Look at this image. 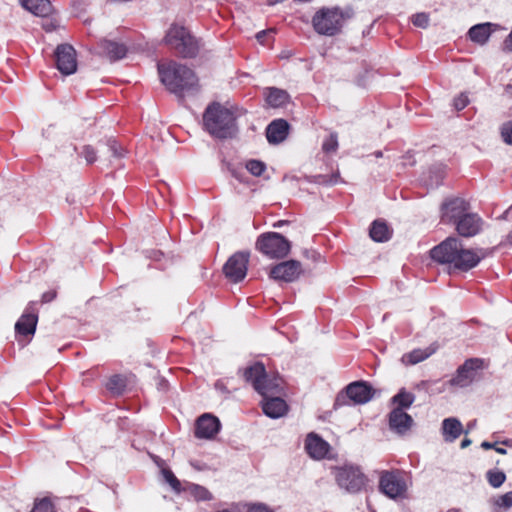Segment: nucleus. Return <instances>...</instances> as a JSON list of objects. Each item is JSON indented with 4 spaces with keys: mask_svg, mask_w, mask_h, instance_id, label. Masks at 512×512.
<instances>
[{
    "mask_svg": "<svg viewBox=\"0 0 512 512\" xmlns=\"http://www.w3.org/2000/svg\"><path fill=\"white\" fill-rule=\"evenodd\" d=\"M335 478L338 485L349 492L361 490L366 483L364 474L357 467L353 466L336 468Z\"/></svg>",
    "mask_w": 512,
    "mask_h": 512,
    "instance_id": "obj_8",
    "label": "nucleus"
},
{
    "mask_svg": "<svg viewBox=\"0 0 512 512\" xmlns=\"http://www.w3.org/2000/svg\"><path fill=\"white\" fill-rule=\"evenodd\" d=\"M159 74L162 83L173 93L183 95L186 91L197 85V77L194 72L182 65L171 62L168 65L159 66Z\"/></svg>",
    "mask_w": 512,
    "mask_h": 512,
    "instance_id": "obj_4",
    "label": "nucleus"
},
{
    "mask_svg": "<svg viewBox=\"0 0 512 512\" xmlns=\"http://www.w3.org/2000/svg\"><path fill=\"white\" fill-rule=\"evenodd\" d=\"M255 247L271 259H281L290 253L291 243L280 233L267 232L257 238Z\"/></svg>",
    "mask_w": 512,
    "mask_h": 512,
    "instance_id": "obj_6",
    "label": "nucleus"
},
{
    "mask_svg": "<svg viewBox=\"0 0 512 512\" xmlns=\"http://www.w3.org/2000/svg\"><path fill=\"white\" fill-rule=\"evenodd\" d=\"M443 436L446 441L453 442L462 433V424L456 418H447L442 425Z\"/></svg>",
    "mask_w": 512,
    "mask_h": 512,
    "instance_id": "obj_23",
    "label": "nucleus"
},
{
    "mask_svg": "<svg viewBox=\"0 0 512 512\" xmlns=\"http://www.w3.org/2000/svg\"><path fill=\"white\" fill-rule=\"evenodd\" d=\"M282 395H273L263 398L261 402L262 410L270 418H280L288 411V406Z\"/></svg>",
    "mask_w": 512,
    "mask_h": 512,
    "instance_id": "obj_16",
    "label": "nucleus"
},
{
    "mask_svg": "<svg viewBox=\"0 0 512 512\" xmlns=\"http://www.w3.org/2000/svg\"><path fill=\"white\" fill-rule=\"evenodd\" d=\"M474 427H475V421L470 422V423L467 425L468 430H471V429H473Z\"/></svg>",
    "mask_w": 512,
    "mask_h": 512,
    "instance_id": "obj_50",
    "label": "nucleus"
},
{
    "mask_svg": "<svg viewBox=\"0 0 512 512\" xmlns=\"http://www.w3.org/2000/svg\"><path fill=\"white\" fill-rule=\"evenodd\" d=\"M55 296H56V293L54 291L47 292V293L43 294L42 301L43 302H50V301H52L55 298Z\"/></svg>",
    "mask_w": 512,
    "mask_h": 512,
    "instance_id": "obj_46",
    "label": "nucleus"
},
{
    "mask_svg": "<svg viewBox=\"0 0 512 512\" xmlns=\"http://www.w3.org/2000/svg\"><path fill=\"white\" fill-rule=\"evenodd\" d=\"M249 252H236L228 258L223 266V273L225 277L233 283L242 281L247 274Z\"/></svg>",
    "mask_w": 512,
    "mask_h": 512,
    "instance_id": "obj_9",
    "label": "nucleus"
},
{
    "mask_svg": "<svg viewBox=\"0 0 512 512\" xmlns=\"http://www.w3.org/2000/svg\"><path fill=\"white\" fill-rule=\"evenodd\" d=\"M470 444H471V440H470V439H464V440L461 442V448H466V447H468Z\"/></svg>",
    "mask_w": 512,
    "mask_h": 512,
    "instance_id": "obj_47",
    "label": "nucleus"
},
{
    "mask_svg": "<svg viewBox=\"0 0 512 512\" xmlns=\"http://www.w3.org/2000/svg\"><path fill=\"white\" fill-rule=\"evenodd\" d=\"M278 226H282V223L278 222L277 224L274 225V227H278Z\"/></svg>",
    "mask_w": 512,
    "mask_h": 512,
    "instance_id": "obj_53",
    "label": "nucleus"
},
{
    "mask_svg": "<svg viewBox=\"0 0 512 512\" xmlns=\"http://www.w3.org/2000/svg\"><path fill=\"white\" fill-rule=\"evenodd\" d=\"M246 169L254 176H260L266 169L263 162L259 160H249L246 163Z\"/></svg>",
    "mask_w": 512,
    "mask_h": 512,
    "instance_id": "obj_33",
    "label": "nucleus"
},
{
    "mask_svg": "<svg viewBox=\"0 0 512 512\" xmlns=\"http://www.w3.org/2000/svg\"><path fill=\"white\" fill-rule=\"evenodd\" d=\"M108 149L114 158H121L124 156V150L116 143V141H109Z\"/></svg>",
    "mask_w": 512,
    "mask_h": 512,
    "instance_id": "obj_41",
    "label": "nucleus"
},
{
    "mask_svg": "<svg viewBox=\"0 0 512 512\" xmlns=\"http://www.w3.org/2000/svg\"><path fill=\"white\" fill-rule=\"evenodd\" d=\"M244 379L263 397L283 395V380L278 375H270L261 363H255L243 370Z\"/></svg>",
    "mask_w": 512,
    "mask_h": 512,
    "instance_id": "obj_3",
    "label": "nucleus"
},
{
    "mask_svg": "<svg viewBox=\"0 0 512 512\" xmlns=\"http://www.w3.org/2000/svg\"><path fill=\"white\" fill-rule=\"evenodd\" d=\"M165 41L185 57L194 56L198 50L197 42L182 26H171L166 34Z\"/></svg>",
    "mask_w": 512,
    "mask_h": 512,
    "instance_id": "obj_7",
    "label": "nucleus"
},
{
    "mask_svg": "<svg viewBox=\"0 0 512 512\" xmlns=\"http://www.w3.org/2000/svg\"><path fill=\"white\" fill-rule=\"evenodd\" d=\"M501 136L506 144L512 145V122L502 125Z\"/></svg>",
    "mask_w": 512,
    "mask_h": 512,
    "instance_id": "obj_38",
    "label": "nucleus"
},
{
    "mask_svg": "<svg viewBox=\"0 0 512 512\" xmlns=\"http://www.w3.org/2000/svg\"><path fill=\"white\" fill-rule=\"evenodd\" d=\"M391 232L388 226L381 221H374L370 229V237L376 242L389 240Z\"/></svg>",
    "mask_w": 512,
    "mask_h": 512,
    "instance_id": "obj_29",
    "label": "nucleus"
},
{
    "mask_svg": "<svg viewBox=\"0 0 512 512\" xmlns=\"http://www.w3.org/2000/svg\"><path fill=\"white\" fill-rule=\"evenodd\" d=\"M37 324V316L34 314H24L16 323L15 328L19 334H33Z\"/></svg>",
    "mask_w": 512,
    "mask_h": 512,
    "instance_id": "obj_28",
    "label": "nucleus"
},
{
    "mask_svg": "<svg viewBox=\"0 0 512 512\" xmlns=\"http://www.w3.org/2000/svg\"><path fill=\"white\" fill-rule=\"evenodd\" d=\"M58 22L56 20H49L47 23L43 24V28L46 31H53L58 27Z\"/></svg>",
    "mask_w": 512,
    "mask_h": 512,
    "instance_id": "obj_45",
    "label": "nucleus"
},
{
    "mask_svg": "<svg viewBox=\"0 0 512 512\" xmlns=\"http://www.w3.org/2000/svg\"><path fill=\"white\" fill-rule=\"evenodd\" d=\"M380 488L390 498L402 497L407 490V483L400 473L385 472L380 479Z\"/></svg>",
    "mask_w": 512,
    "mask_h": 512,
    "instance_id": "obj_11",
    "label": "nucleus"
},
{
    "mask_svg": "<svg viewBox=\"0 0 512 512\" xmlns=\"http://www.w3.org/2000/svg\"><path fill=\"white\" fill-rule=\"evenodd\" d=\"M373 397V389L365 382H354L347 386L345 393H341L336 398L337 405L346 404L348 398L355 404H364Z\"/></svg>",
    "mask_w": 512,
    "mask_h": 512,
    "instance_id": "obj_10",
    "label": "nucleus"
},
{
    "mask_svg": "<svg viewBox=\"0 0 512 512\" xmlns=\"http://www.w3.org/2000/svg\"><path fill=\"white\" fill-rule=\"evenodd\" d=\"M487 479L492 487L498 488L504 483L506 476L502 471L490 470L487 472Z\"/></svg>",
    "mask_w": 512,
    "mask_h": 512,
    "instance_id": "obj_32",
    "label": "nucleus"
},
{
    "mask_svg": "<svg viewBox=\"0 0 512 512\" xmlns=\"http://www.w3.org/2000/svg\"><path fill=\"white\" fill-rule=\"evenodd\" d=\"M415 397L412 393L406 392L405 390H401L397 395L393 397V402L398 405L397 409H402L409 407Z\"/></svg>",
    "mask_w": 512,
    "mask_h": 512,
    "instance_id": "obj_30",
    "label": "nucleus"
},
{
    "mask_svg": "<svg viewBox=\"0 0 512 512\" xmlns=\"http://www.w3.org/2000/svg\"><path fill=\"white\" fill-rule=\"evenodd\" d=\"M31 512H54V505L49 499L43 498L35 502Z\"/></svg>",
    "mask_w": 512,
    "mask_h": 512,
    "instance_id": "obj_34",
    "label": "nucleus"
},
{
    "mask_svg": "<svg viewBox=\"0 0 512 512\" xmlns=\"http://www.w3.org/2000/svg\"><path fill=\"white\" fill-rule=\"evenodd\" d=\"M481 446H482L484 449H491V448H493V447H494L491 443L486 442V441H485V442H483V443L481 444Z\"/></svg>",
    "mask_w": 512,
    "mask_h": 512,
    "instance_id": "obj_48",
    "label": "nucleus"
},
{
    "mask_svg": "<svg viewBox=\"0 0 512 512\" xmlns=\"http://www.w3.org/2000/svg\"><path fill=\"white\" fill-rule=\"evenodd\" d=\"M481 228V220L477 215L466 213L457 221L456 229L464 237L476 235Z\"/></svg>",
    "mask_w": 512,
    "mask_h": 512,
    "instance_id": "obj_19",
    "label": "nucleus"
},
{
    "mask_svg": "<svg viewBox=\"0 0 512 512\" xmlns=\"http://www.w3.org/2000/svg\"><path fill=\"white\" fill-rule=\"evenodd\" d=\"M192 493L197 500H207L210 498L209 491L201 486H194Z\"/></svg>",
    "mask_w": 512,
    "mask_h": 512,
    "instance_id": "obj_40",
    "label": "nucleus"
},
{
    "mask_svg": "<svg viewBox=\"0 0 512 512\" xmlns=\"http://www.w3.org/2000/svg\"><path fill=\"white\" fill-rule=\"evenodd\" d=\"M288 123L279 119L270 123L266 130V136L270 143L278 144L285 140L288 134Z\"/></svg>",
    "mask_w": 512,
    "mask_h": 512,
    "instance_id": "obj_20",
    "label": "nucleus"
},
{
    "mask_svg": "<svg viewBox=\"0 0 512 512\" xmlns=\"http://www.w3.org/2000/svg\"><path fill=\"white\" fill-rule=\"evenodd\" d=\"M338 147L336 135H330L323 143V150L327 153L335 152Z\"/></svg>",
    "mask_w": 512,
    "mask_h": 512,
    "instance_id": "obj_37",
    "label": "nucleus"
},
{
    "mask_svg": "<svg viewBox=\"0 0 512 512\" xmlns=\"http://www.w3.org/2000/svg\"><path fill=\"white\" fill-rule=\"evenodd\" d=\"M264 35H265V32H264V31L259 32V33L257 34V39H258L259 41H261Z\"/></svg>",
    "mask_w": 512,
    "mask_h": 512,
    "instance_id": "obj_49",
    "label": "nucleus"
},
{
    "mask_svg": "<svg viewBox=\"0 0 512 512\" xmlns=\"http://www.w3.org/2000/svg\"><path fill=\"white\" fill-rule=\"evenodd\" d=\"M508 240H509V242H510V243H512V234H510V235L508 236Z\"/></svg>",
    "mask_w": 512,
    "mask_h": 512,
    "instance_id": "obj_52",
    "label": "nucleus"
},
{
    "mask_svg": "<svg viewBox=\"0 0 512 512\" xmlns=\"http://www.w3.org/2000/svg\"><path fill=\"white\" fill-rule=\"evenodd\" d=\"M302 273V265L299 261L289 260L273 266L270 270V278L277 281L293 282Z\"/></svg>",
    "mask_w": 512,
    "mask_h": 512,
    "instance_id": "obj_12",
    "label": "nucleus"
},
{
    "mask_svg": "<svg viewBox=\"0 0 512 512\" xmlns=\"http://www.w3.org/2000/svg\"><path fill=\"white\" fill-rule=\"evenodd\" d=\"M412 22L417 27L426 28L429 23V18L425 13H419L413 16Z\"/></svg>",
    "mask_w": 512,
    "mask_h": 512,
    "instance_id": "obj_39",
    "label": "nucleus"
},
{
    "mask_svg": "<svg viewBox=\"0 0 512 512\" xmlns=\"http://www.w3.org/2000/svg\"><path fill=\"white\" fill-rule=\"evenodd\" d=\"M434 352L435 350L432 348L415 349L404 354L401 358V362L406 366L415 365L430 357Z\"/></svg>",
    "mask_w": 512,
    "mask_h": 512,
    "instance_id": "obj_24",
    "label": "nucleus"
},
{
    "mask_svg": "<svg viewBox=\"0 0 512 512\" xmlns=\"http://www.w3.org/2000/svg\"><path fill=\"white\" fill-rule=\"evenodd\" d=\"M495 505L498 507H502L504 509H509L512 507V491L498 497L495 500Z\"/></svg>",
    "mask_w": 512,
    "mask_h": 512,
    "instance_id": "obj_36",
    "label": "nucleus"
},
{
    "mask_svg": "<svg viewBox=\"0 0 512 512\" xmlns=\"http://www.w3.org/2000/svg\"><path fill=\"white\" fill-rule=\"evenodd\" d=\"M468 204L465 200L460 198L450 199L444 202L441 206V219L443 222L457 221L467 213Z\"/></svg>",
    "mask_w": 512,
    "mask_h": 512,
    "instance_id": "obj_14",
    "label": "nucleus"
},
{
    "mask_svg": "<svg viewBox=\"0 0 512 512\" xmlns=\"http://www.w3.org/2000/svg\"><path fill=\"white\" fill-rule=\"evenodd\" d=\"M103 53L110 60H118L123 58L126 55V47L122 44L105 40L101 44Z\"/></svg>",
    "mask_w": 512,
    "mask_h": 512,
    "instance_id": "obj_25",
    "label": "nucleus"
},
{
    "mask_svg": "<svg viewBox=\"0 0 512 512\" xmlns=\"http://www.w3.org/2000/svg\"><path fill=\"white\" fill-rule=\"evenodd\" d=\"M56 64L58 70L64 75L73 74L77 69L76 52L70 45L64 44L57 47Z\"/></svg>",
    "mask_w": 512,
    "mask_h": 512,
    "instance_id": "obj_13",
    "label": "nucleus"
},
{
    "mask_svg": "<svg viewBox=\"0 0 512 512\" xmlns=\"http://www.w3.org/2000/svg\"><path fill=\"white\" fill-rule=\"evenodd\" d=\"M106 387L111 392L119 394L125 387V380L119 375L112 376L106 383Z\"/></svg>",
    "mask_w": 512,
    "mask_h": 512,
    "instance_id": "obj_31",
    "label": "nucleus"
},
{
    "mask_svg": "<svg viewBox=\"0 0 512 512\" xmlns=\"http://www.w3.org/2000/svg\"><path fill=\"white\" fill-rule=\"evenodd\" d=\"M468 102V97L464 94H461L454 99V106L457 110H462L467 106Z\"/></svg>",
    "mask_w": 512,
    "mask_h": 512,
    "instance_id": "obj_43",
    "label": "nucleus"
},
{
    "mask_svg": "<svg viewBox=\"0 0 512 512\" xmlns=\"http://www.w3.org/2000/svg\"><path fill=\"white\" fill-rule=\"evenodd\" d=\"M329 444L316 434H309L305 441V449L310 457L323 459L329 452Z\"/></svg>",
    "mask_w": 512,
    "mask_h": 512,
    "instance_id": "obj_18",
    "label": "nucleus"
},
{
    "mask_svg": "<svg viewBox=\"0 0 512 512\" xmlns=\"http://www.w3.org/2000/svg\"><path fill=\"white\" fill-rule=\"evenodd\" d=\"M482 362L478 359L466 361L458 370L450 384L459 387L468 386L476 377V371L481 367Z\"/></svg>",
    "mask_w": 512,
    "mask_h": 512,
    "instance_id": "obj_15",
    "label": "nucleus"
},
{
    "mask_svg": "<svg viewBox=\"0 0 512 512\" xmlns=\"http://www.w3.org/2000/svg\"><path fill=\"white\" fill-rule=\"evenodd\" d=\"M22 6L39 17H48L53 12V7L49 0H20Z\"/></svg>",
    "mask_w": 512,
    "mask_h": 512,
    "instance_id": "obj_22",
    "label": "nucleus"
},
{
    "mask_svg": "<svg viewBox=\"0 0 512 512\" xmlns=\"http://www.w3.org/2000/svg\"><path fill=\"white\" fill-rule=\"evenodd\" d=\"M289 101L286 91L277 88H269L266 94V102L273 108L284 106Z\"/></svg>",
    "mask_w": 512,
    "mask_h": 512,
    "instance_id": "obj_27",
    "label": "nucleus"
},
{
    "mask_svg": "<svg viewBox=\"0 0 512 512\" xmlns=\"http://www.w3.org/2000/svg\"><path fill=\"white\" fill-rule=\"evenodd\" d=\"M162 475L166 482L172 487L173 490L179 492L181 489V484L179 480L175 477L173 472L169 469H162Z\"/></svg>",
    "mask_w": 512,
    "mask_h": 512,
    "instance_id": "obj_35",
    "label": "nucleus"
},
{
    "mask_svg": "<svg viewBox=\"0 0 512 512\" xmlns=\"http://www.w3.org/2000/svg\"><path fill=\"white\" fill-rule=\"evenodd\" d=\"M491 25L489 23L478 24L473 26L469 30V37L473 42H476L480 45L486 43L491 34Z\"/></svg>",
    "mask_w": 512,
    "mask_h": 512,
    "instance_id": "obj_26",
    "label": "nucleus"
},
{
    "mask_svg": "<svg viewBox=\"0 0 512 512\" xmlns=\"http://www.w3.org/2000/svg\"><path fill=\"white\" fill-rule=\"evenodd\" d=\"M495 450L500 454H506V450L503 448H496Z\"/></svg>",
    "mask_w": 512,
    "mask_h": 512,
    "instance_id": "obj_51",
    "label": "nucleus"
},
{
    "mask_svg": "<svg viewBox=\"0 0 512 512\" xmlns=\"http://www.w3.org/2000/svg\"><path fill=\"white\" fill-rule=\"evenodd\" d=\"M205 130L214 137H232L236 132L235 116L219 103L210 104L203 114Z\"/></svg>",
    "mask_w": 512,
    "mask_h": 512,
    "instance_id": "obj_2",
    "label": "nucleus"
},
{
    "mask_svg": "<svg viewBox=\"0 0 512 512\" xmlns=\"http://www.w3.org/2000/svg\"><path fill=\"white\" fill-rule=\"evenodd\" d=\"M247 512H273V510L266 505L259 503L248 505Z\"/></svg>",
    "mask_w": 512,
    "mask_h": 512,
    "instance_id": "obj_44",
    "label": "nucleus"
},
{
    "mask_svg": "<svg viewBox=\"0 0 512 512\" xmlns=\"http://www.w3.org/2000/svg\"><path fill=\"white\" fill-rule=\"evenodd\" d=\"M82 153L89 164L94 163L97 159L96 152L91 146H85Z\"/></svg>",
    "mask_w": 512,
    "mask_h": 512,
    "instance_id": "obj_42",
    "label": "nucleus"
},
{
    "mask_svg": "<svg viewBox=\"0 0 512 512\" xmlns=\"http://www.w3.org/2000/svg\"><path fill=\"white\" fill-rule=\"evenodd\" d=\"M219 428L220 422L216 417L210 414H204L199 417L196 422L195 435L198 438L209 439L216 435V433L219 431Z\"/></svg>",
    "mask_w": 512,
    "mask_h": 512,
    "instance_id": "obj_17",
    "label": "nucleus"
},
{
    "mask_svg": "<svg viewBox=\"0 0 512 512\" xmlns=\"http://www.w3.org/2000/svg\"><path fill=\"white\" fill-rule=\"evenodd\" d=\"M349 9L339 7H324L313 16L312 23L315 31L321 35L333 36L337 34L344 23L351 18Z\"/></svg>",
    "mask_w": 512,
    "mask_h": 512,
    "instance_id": "obj_5",
    "label": "nucleus"
},
{
    "mask_svg": "<svg viewBox=\"0 0 512 512\" xmlns=\"http://www.w3.org/2000/svg\"><path fill=\"white\" fill-rule=\"evenodd\" d=\"M485 256L482 250L464 248L457 238H447L431 250V257L450 269L468 271Z\"/></svg>",
    "mask_w": 512,
    "mask_h": 512,
    "instance_id": "obj_1",
    "label": "nucleus"
},
{
    "mask_svg": "<svg viewBox=\"0 0 512 512\" xmlns=\"http://www.w3.org/2000/svg\"><path fill=\"white\" fill-rule=\"evenodd\" d=\"M412 418L402 409H394L390 413V427L398 433H404L412 425Z\"/></svg>",
    "mask_w": 512,
    "mask_h": 512,
    "instance_id": "obj_21",
    "label": "nucleus"
}]
</instances>
